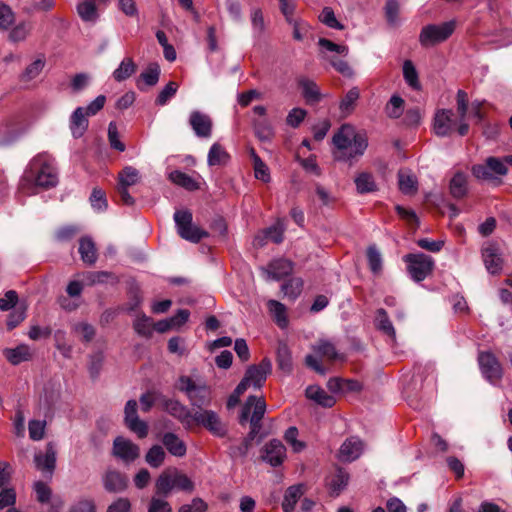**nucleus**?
I'll return each mask as SVG.
<instances>
[{"mask_svg": "<svg viewBox=\"0 0 512 512\" xmlns=\"http://www.w3.org/2000/svg\"><path fill=\"white\" fill-rule=\"evenodd\" d=\"M449 193L455 199H461L468 193V176L463 172H456L449 183Z\"/></svg>", "mask_w": 512, "mask_h": 512, "instance_id": "nucleus-26", "label": "nucleus"}, {"mask_svg": "<svg viewBox=\"0 0 512 512\" xmlns=\"http://www.w3.org/2000/svg\"><path fill=\"white\" fill-rule=\"evenodd\" d=\"M165 457L164 449L160 445H153L146 453L145 461L152 468H158L163 464Z\"/></svg>", "mask_w": 512, "mask_h": 512, "instance_id": "nucleus-49", "label": "nucleus"}, {"mask_svg": "<svg viewBox=\"0 0 512 512\" xmlns=\"http://www.w3.org/2000/svg\"><path fill=\"white\" fill-rule=\"evenodd\" d=\"M355 185L358 193L360 194L370 193L377 190V185L373 175L367 172H362L355 178Z\"/></svg>", "mask_w": 512, "mask_h": 512, "instance_id": "nucleus-43", "label": "nucleus"}, {"mask_svg": "<svg viewBox=\"0 0 512 512\" xmlns=\"http://www.w3.org/2000/svg\"><path fill=\"white\" fill-rule=\"evenodd\" d=\"M56 455L54 443H47L45 453L38 452L34 455L35 467L43 473H48L51 477L56 467Z\"/></svg>", "mask_w": 512, "mask_h": 512, "instance_id": "nucleus-18", "label": "nucleus"}, {"mask_svg": "<svg viewBox=\"0 0 512 512\" xmlns=\"http://www.w3.org/2000/svg\"><path fill=\"white\" fill-rule=\"evenodd\" d=\"M31 31V25L26 22H21L16 25L9 33V39L12 42H20L26 39Z\"/></svg>", "mask_w": 512, "mask_h": 512, "instance_id": "nucleus-61", "label": "nucleus"}, {"mask_svg": "<svg viewBox=\"0 0 512 512\" xmlns=\"http://www.w3.org/2000/svg\"><path fill=\"white\" fill-rule=\"evenodd\" d=\"M45 65V57L43 55L38 57L19 75V81L22 83H30L35 80L42 73Z\"/></svg>", "mask_w": 512, "mask_h": 512, "instance_id": "nucleus-29", "label": "nucleus"}, {"mask_svg": "<svg viewBox=\"0 0 512 512\" xmlns=\"http://www.w3.org/2000/svg\"><path fill=\"white\" fill-rule=\"evenodd\" d=\"M113 454L125 462H133L139 457L140 449L132 441L119 436L113 442Z\"/></svg>", "mask_w": 512, "mask_h": 512, "instance_id": "nucleus-17", "label": "nucleus"}, {"mask_svg": "<svg viewBox=\"0 0 512 512\" xmlns=\"http://www.w3.org/2000/svg\"><path fill=\"white\" fill-rule=\"evenodd\" d=\"M3 354L12 365H18L32 358L31 349L26 344H20L15 348H6L3 350Z\"/></svg>", "mask_w": 512, "mask_h": 512, "instance_id": "nucleus-27", "label": "nucleus"}, {"mask_svg": "<svg viewBox=\"0 0 512 512\" xmlns=\"http://www.w3.org/2000/svg\"><path fill=\"white\" fill-rule=\"evenodd\" d=\"M265 412V400L256 396H249L241 409L239 423L244 425L248 420L250 421V431L245 438L252 443L262 429L261 420Z\"/></svg>", "mask_w": 512, "mask_h": 512, "instance_id": "nucleus-3", "label": "nucleus"}, {"mask_svg": "<svg viewBox=\"0 0 512 512\" xmlns=\"http://www.w3.org/2000/svg\"><path fill=\"white\" fill-rule=\"evenodd\" d=\"M480 370L485 379L497 385L503 377V368L496 356L491 352H480L478 355Z\"/></svg>", "mask_w": 512, "mask_h": 512, "instance_id": "nucleus-10", "label": "nucleus"}, {"mask_svg": "<svg viewBox=\"0 0 512 512\" xmlns=\"http://www.w3.org/2000/svg\"><path fill=\"white\" fill-rule=\"evenodd\" d=\"M266 271L272 279L280 280L292 273L293 263L288 259L278 258L268 264Z\"/></svg>", "mask_w": 512, "mask_h": 512, "instance_id": "nucleus-23", "label": "nucleus"}, {"mask_svg": "<svg viewBox=\"0 0 512 512\" xmlns=\"http://www.w3.org/2000/svg\"><path fill=\"white\" fill-rule=\"evenodd\" d=\"M189 124L198 137L209 138L211 136L212 121L208 115L200 111H192Z\"/></svg>", "mask_w": 512, "mask_h": 512, "instance_id": "nucleus-20", "label": "nucleus"}, {"mask_svg": "<svg viewBox=\"0 0 512 512\" xmlns=\"http://www.w3.org/2000/svg\"><path fill=\"white\" fill-rule=\"evenodd\" d=\"M277 363L280 370L290 373L293 368L292 355L286 343L280 342L277 348Z\"/></svg>", "mask_w": 512, "mask_h": 512, "instance_id": "nucleus-38", "label": "nucleus"}, {"mask_svg": "<svg viewBox=\"0 0 512 512\" xmlns=\"http://www.w3.org/2000/svg\"><path fill=\"white\" fill-rule=\"evenodd\" d=\"M162 443L171 455L179 458L184 457L186 455V444L175 433H164L162 437Z\"/></svg>", "mask_w": 512, "mask_h": 512, "instance_id": "nucleus-24", "label": "nucleus"}, {"mask_svg": "<svg viewBox=\"0 0 512 512\" xmlns=\"http://www.w3.org/2000/svg\"><path fill=\"white\" fill-rule=\"evenodd\" d=\"M15 21V14L7 4L0 3V28L8 30Z\"/></svg>", "mask_w": 512, "mask_h": 512, "instance_id": "nucleus-60", "label": "nucleus"}, {"mask_svg": "<svg viewBox=\"0 0 512 512\" xmlns=\"http://www.w3.org/2000/svg\"><path fill=\"white\" fill-rule=\"evenodd\" d=\"M89 126L88 116L84 107H77L70 116L69 128L74 138L82 137Z\"/></svg>", "mask_w": 512, "mask_h": 512, "instance_id": "nucleus-22", "label": "nucleus"}, {"mask_svg": "<svg viewBox=\"0 0 512 512\" xmlns=\"http://www.w3.org/2000/svg\"><path fill=\"white\" fill-rule=\"evenodd\" d=\"M156 492L167 496L173 489H179L185 492L194 490V483L185 474L177 469H167L163 471L156 480Z\"/></svg>", "mask_w": 512, "mask_h": 512, "instance_id": "nucleus-4", "label": "nucleus"}, {"mask_svg": "<svg viewBox=\"0 0 512 512\" xmlns=\"http://www.w3.org/2000/svg\"><path fill=\"white\" fill-rule=\"evenodd\" d=\"M299 84L302 88L303 97L308 103H315L320 100L321 94L318 86L314 81L309 79H302L300 80Z\"/></svg>", "mask_w": 512, "mask_h": 512, "instance_id": "nucleus-45", "label": "nucleus"}, {"mask_svg": "<svg viewBox=\"0 0 512 512\" xmlns=\"http://www.w3.org/2000/svg\"><path fill=\"white\" fill-rule=\"evenodd\" d=\"M19 138V132L14 129L9 120L0 121V148L13 145Z\"/></svg>", "mask_w": 512, "mask_h": 512, "instance_id": "nucleus-33", "label": "nucleus"}, {"mask_svg": "<svg viewBox=\"0 0 512 512\" xmlns=\"http://www.w3.org/2000/svg\"><path fill=\"white\" fill-rule=\"evenodd\" d=\"M360 97V91L357 87L351 88L342 98L339 104V110L343 116L350 115L355 108L356 102Z\"/></svg>", "mask_w": 512, "mask_h": 512, "instance_id": "nucleus-39", "label": "nucleus"}, {"mask_svg": "<svg viewBox=\"0 0 512 512\" xmlns=\"http://www.w3.org/2000/svg\"><path fill=\"white\" fill-rule=\"evenodd\" d=\"M253 443L244 438L239 445H230L228 455L231 459L245 458L252 447Z\"/></svg>", "mask_w": 512, "mask_h": 512, "instance_id": "nucleus-58", "label": "nucleus"}, {"mask_svg": "<svg viewBox=\"0 0 512 512\" xmlns=\"http://www.w3.org/2000/svg\"><path fill=\"white\" fill-rule=\"evenodd\" d=\"M193 216L189 210H178L174 213V221L178 234L185 240L197 243L208 233L192 224Z\"/></svg>", "mask_w": 512, "mask_h": 512, "instance_id": "nucleus-7", "label": "nucleus"}, {"mask_svg": "<svg viewBox=\"0 0 512 512\" xmlns=\"http://www.w3.org/2000/svg\"><path fill=\"white\" fill-rule=\"evenodd\" d=\"M404 100L397 95H393L386 104L385 112L390 118H399L403 113Z\"/></svg>", "mask_w": 512, "mask_h": 512, "instance_id": "nucleus-56", "label": "nucleus"}, {"mask_svg": "<svg viewBox=\"0 0 512 512\" xmlns=\"http://www.w3.org/2000/svg\"><path fill=\"white\" fill-rule=\"evenodd\" d=\"M313 351L317 356L325 358L329 362L343 361L344 355L339 353L333 343L327 340H320L313 346Z\"/></svg>", "mask_w": 512, "mask_h": 512, "instance_id": "nucleus-25", "label": "nucleus"}, {"mask_svg": "<svg viewBox=\"0 0 512 512\" xmlns=\"http://www.w3.org/2000/svg\"><path fill=\"white\" fill-rule=\"evenodd\" d=\"M303 285L304 282L301 278H290L289 280L282 284L281 291L283 292L285 297L294 301L300 296L303 290Z\"/></svg>", "mask_w": 512, "mask_h": 512, "instance_id": "nucleus-37", "label": "nucleus"}, {"mask_svg": "<svg viewBox=\"0 0 512 512\" xmlns=\"http://www.w3.org/2000/svg\"><path fill=\"white\" fill-rule=\"evenodd\" d=\"M399 189L406 195H413L417 192V180L415 176L407 171L398 172Z\"/></svg>", "mask_w": 512, "mask_h": 512, "instance_id": "nucleus-41", "label": "nucleus"}, {"mask_svg": "<svg viewBox=\"0 0 512 512\" xmlns=\"http://www.w3.org/2000/svg\"><path fill=\"white\" fill-rule=\"evenodd\" d=\"M46 421L45 420H30L28 423V432L29 437L33 441H40L45 436L46 431Z\"/></svg>", "mask_w": 512, "mask_h": 512, "instance_id": "nucleus-55", "label": "nucleus"}, {"mask_svg": "<svg viewBox=\"0 0 512 512\" xmlns=\"http://www.w3.org/2000/svg\"><path fill=\"white\" fill-rule=\"evenodd\" d=\"M33 490L36 494L37 501H39L40 503L49 502L52 495V491L46 483L42 481H36L33 485Z\"/></svg>", "mask_w": 512, "mask_h": 512, "instance_id": "nucleus-64", "label": "nucleus"}, {"mask_svg": "<svg viewBox=\"0 0 512 512\" xmlns=\"http://www.w3.org/2000/svg\"><path fill=\"white\" fill-rule=\"evenodd\" d=\"M229 154L219 143H214L208 152L207 163L209 166L226 165L229 161Z\"/></svg>", "mask_w": 512, "mask_h": 512, "instance_id": "nucleus-34", "label": "nucleus"}, {"mask_svg": "<svg viewBox=\"0 0 512 512\" xmlns=\"http://www.w3.org/2000/svg\"><path fill=\"white\" fill-rule=\"evenodd\" d=\"M253 127L256 136L261 141H270L274 136V129L267 119L254 121Z\"/></svg>", "mask_w": 512, "mask_h": 512, "instance_id": "nucleus-50", "label": "nucleus"}, {"mask_svg": "<svg viewBox=\"0 0 512 512\" xmlns=\"http://www.w3.org/2000/svg\"><path fill=\"white\" fill-rule=\"evenodd\" d=\"M267 306L271 314L274 316L278 326L281 328L286 327L288 323L286 316V307L276 300H269Z\"/></svg>", "mask_w": 512, "mask_h": 512, "instance_id": "nucleus-47", "label": "nucleus"}, {"mask_svg": "<svg viewBox=\"0 0 512 512\" xmlns=\"http://www.w3.org/2000/svg\"><path fill=\"white\" fill-rule=\"evenodd\" d=\"M178 88L179 85L176 82H168L167 85L159 92L155 100V104L158 106L166 105L169 100L176 95Z\"/></svg>", "mask_w": 512, "mask_h": 512, "instance_id": "nucleus-53", "label": "nucleus"}, {"mask_svg": "<svg viewBox=\"0 0 512 512\" xmlns=\"http://www.w3.org/2000/svg\"><path fill=\"white\" fill-rule=\"evenodd\" d=\"M336 148L334 157L339 161H351L362 156L368 146L365 136L358 134L350 124H343L333 135Z\"/></svg>", "mask_w": 512, "mask_h": 512, "instance_id": "nucleus-1", "label": "nucleus"}, {"mask_svg": "<svg viewBox=\"0 0 512 512\" xmlns=\"http://www.w3.org/2000/svg\"><path fill=\"white\" fill-rule=\"evenodd\" d=\"M16 503V491L13 487L0 488V509L13 508Z\"/></svg>", "mask_w": 512, "mask_h": 512, "instance_id": "nucleus-63", "label": "nucleus"}, {"mask_svg": "<svg viewBox=\"0 0 512 512\" xmlns=\"http://www.w3.org/2000/svg\"><path fill=\"white\" fill-rule=\"evenodd\" d=\"M254 164L255 177L265 183L270 181V173L267 165L261 160V158L252 150L251 152Z\"/></svg>", "mask_w": 512, "mask_h": 512, "instance_id": "nucleus-54", "label": "nucleus"}, {"mask_svg": "<svg viewBox=\"0 0 512 512\" xmlns=\"http://www.w3.org/2000/svg\"><path fill=\"white\" fill-rule=\"evenodd\" d=\"M77 12L86 22H95L98 18L96 5L91 0H85L77 5Z\"/></svg>", "mask_w": 512, "mask_h": 512, "instance_id": "nucleus-46", "label": "nucleus"}, {"mask_svg": "<svg viewBox=\"0 0 512 512\" xmlns=\"http://www.w3.org/2000/svg\"><path fill=\"white\" fill-rule=\"evenodd\" d=\"M286 457V448L280 440L273 439L265 444L261 458L273 467L281 465Z\"/></svg>", "mask_w": 512, "mask_h": 512, "instance_id": "nucleus-16", "label": "nucleus"}, {"mask_svg": "<svg viewBox=\"0 0 512 512\" xmlns=\"http://www.w3.org/2000/svg\"><path fill=\"white\" fill-rule=\"evenodd\" d=\"M367 260L371 272L378 275L382 271V256L375 245H370L367 248Z\"/></svg>", "mask_w": 512, "mask_h": 512, "instance_id": "nucleus-48", "label": "nucleus"}, {"mask_svg": "<svg viewBox=\"0 0 512 512\" xmlns=\"http://www.w3.org/2000/svg\"><path fill=\"white\" fill-rule=\"evenodd\" d=\"M456 126L454 113L450 109H442L437 111L434 117L433 129L437 136L447 137L450 136Z\"/></svg>", "mask_w": 512, "mask_h": 512, "instance_id": "nucleus-14", "label": "nucleus"}, {"mask_svg": "<svg viewBox=\"0 0 512 512\" xmlns=\"http://www.w3.org/2000/svg\"><path fill=\"white\" fill-rule=\"evenodd\" d=\"M272 363L268 358L262 359L258 365H251L247 368L244 378L247 379L250 386L261 388L271 373Z\"/></svg>", "mask_w": 512, "mask_h": 512, "instance_id": "nucleus-13", "label": "nucleus"}, {"mask_svg": "<svg viewBox=\"0 0 512 512\" xmlns=\"http://www.w3.org/2000/svg\"><path fill=\"white\" fill-rule=\"evenodd\" d=\"M403 77L407 85L412 89L419 90L421 88L418 72L411 60H405L403 63Z\"/></svg>", "mask_w": 512, "mask_h": 512, "instance_id": "nucleus-44", "label": "nucleus"}, {"mask_svg": "<svg viewBox=\"0 0 512 512\" xmlns=\"http://www.w3.org/2000/svg\"><path fill=\"white\" fill-rule=\"evenodd\" d=\"M128 477L114 469H108L102 476V484L108 493H121L128 487Z\"/></svg>", "mask_w": 512, "mask_h": 512, "instance_id": "nucleus-15", "label": "nucleus"}, {"mask_svg": "<svg viewBox=\"0 0 512 512\" xmlns=\"http://www.w3.org/2000/svg\"><path fill=\"white\" fill-rule=\"evenodd\" d=\"M375 325L379 331L387 335L391 340H395L396 332L385 309L379 308L376 311Z\"/></svg>", "mask_w": 512, "mask_h": 512, "instance_id": "nucleus-32", "label": "nucleus"}, {"mask_svg": "<svg viewBox=\"0 0 512 512\" xmlns=\"http://www.w3.org/2000/svg\"><path fill=\"white\" fill-rule=\"evenodd\" d=\"M197 424L208 430L213 436L223 438L228 433V428L222 422L220 416L213 410L199 409L193 413L192 425Z\"/></svg>", "mask_w": 512, "mask_h": 512, "instance_id": "nucleus-8", "label": "nucleus"}, {"mask_svg": "<svg viewBox=\"0 0 512 512\" xmlns=\"http://www.w3.org/2000/svg\"><path fill=\"white\" fill-rule=\"evenodd\" d=\"M139 180L140 173L132 166L124 167L118 174V186L129 188L137 184Z\"/></svg>", "mask_w": 512, "mask_h": 512, "instance_id": "nucleus-42", "label": "nucleus"}, {"mask_svg": "<svg viewBox=\"0 0 512 512\" xmlns=\"http://www.w3.org/2000/svg\"><path fill=\"white\" fill-rule=\"evenodd\" d=\"M90 203L95 210H106L108 203L105 192L102 189L94 188L90 196Z\"/></svg>", "mask_w": 512, "mask_h": 512, "instance_id": "nucleus-62", "label": "nucleus"}, {"mask_svg": "<svg viewBox=\"0 0 512 512\" xmlns=\"http://www.w3.org/2000/svg\"><path fill=\"white\" fill-rule=\"evenodd\" d=\"M79 254L81 260L87 265H93L97 260V250L91 237H82L79 241Z\"/></svg>", "mask_w": 512, "mask_h": 512, "instance_id": "nucleus-28", "label": "nucleus"}, {"mask_svg": "<svg viewBox=\"0 0 512 512\" xmlns=\"http://www.w3.org/2000/svg\"><path fill=\"white\" fill-rule=\"evenodd\" d=\"M482 258L487 271L491 274H498L503 267V259L495 244H488L482 248Z\"/></svg>", "mask_w": 512, "mask_h": 512, "instance_id": "nucleus-21", "label": "nucleus"}, {"mask_svg": "<svg viewBox=\"0 0 512 512\" xmlns=\"http://www.w3.org/2000/svg\"><path fill=\"white\" fill-rule=\"evenodd\" d=\"M306 396L324 407L330 408L336 402L335 398L332 395H329L324 389L317 385H311L307 387Z\"/></svg>", "mask_w": 512, "mask_h": 512, "instance_id": "nucleus-30", "label": "nucleus"}, {"mask_svg": "<svg viewBox=\"0 0 512 512\" xmlns=\"http://www.w3.org/2000/svg\"><path fill=\"white\" fill-rule=\"evenodd\" d=\"M133 328L138 335L148 338L152 335V320L145 314H141L135 319Z\"/></svg>", "mask_w": 512, "mask_h": 512, "instance_id": "nucleus-51", "label": "nucleus"}, {"mask_svg": "<svg viewBox=\"0 0 512 512\" xmlns=\"http://www.w3.org/2000/svg\"><path fill=\"white\" fill-rule=\"evenodd\" d=\"M27 173L29 177L34 179L37 186L45 189L55 187L58 183V174L54 167V161L47 154L35 156L29 164Z\"/></svg>", "mask_w": 512, "mask_h": 512, "instance_id": "nucleus-2", "label": "nucleus"}, {"mask_svg": "<svg viewBox=\"0 0 512 512\" xmlns=\"http://www.w3.org/2000/svg\"><path fill=\"white\" fill-rule=\"evenodd\" d=\"M137 70V65L132 58H124L119 66L113 71L112 76L115 81L122 82L131 77Z\"/></svg>", "mask_w": 512, "mask_h": 512, "instance_id": "nucleus-35", "label": "nucleus"}, {"mask_svg": "<svg viewBox=\"0 0 512 512\" xmlns=\"http://www.w3.org/2000/svg\"><path fill=\"white\" fill-rule=\"evenodd\" d=\"M362 452L363 442L357 437H350L340 446L338 458L342 462H353L361 456Z\"/></svg>", "mask_w": 512, "mask_h": 512, "instance_id": "nucleus-19", "label": "nucleus"}, {"mask_svg": "<svg viewBox=\"0 0 512 512\" xmlns=\"http://www.w3.org/2000/svg\"><path fill=\"white\" fill-rule=\"evenodd\" d=\"M404 261L407 264V270L411 278L416 282L423 281L431 274L434 267L432 257L423 253L407 254L404 256Z\"/></svg>", "mask_w": 512, "mask_h": 512, "instance_id": "nucleus-9", "label": "nucleus"}, {"mask_svg": "<svg viewBox=\"0 0 512 512\" xmlns=\"http://www.w3.org/2000/svg\"><path fill=\"white\" fill-rule=\"evenodd\" d=\"M169 179L176 185L185 188L189 191H194L199 188V184L188 174L175 170L169 174Z\"/></svg>", "mask_w": 512, "mask_h": 512, "instance_id": "nucleus-40", "label": "nucleus"}, {"mask_svg": "<svg viewBox=\"0 0 512 512\" xmlns=\"http://www.w3.org/2000/svg\"><path fill=\"white\" fill-rule=\"evenodd\" d=\"M125 424L126 426L136 433L139 438H144L148 434V426L146 422L139 419L137 414V402L136 400L127 401L125 408Z\"/></svg>", "mask_w": 512, "mask_h": 512, "instance_id": "nucleus-12", "label": "nucleus"}, {"mask_svg": "<svg viewBox=\"0 0 512 512\" xmlns=\"http://www.w3.org/2000/svg\"><path fill=\"white\" fill-rule=\"evenodd\" d=\"M178 388L186 394L193 407L201 409L211 403V391L204 382H197L189 376H181Z\"/></svg>", "mask_w": 512, "mask_h": 512, "instance_id": "nucleus-5", "label": "nucleus"}, {"mask_svg": "<svg viewBox=\"0 0 512 512\" xmlns=\"http://www.w3.org/2000/svg\"><path fill=\"white\" fill-rule=\"evenodd\" d=\"M456 22L454 20L441 24H429L421 29L419 42L423 47H431L447 40L454 32Z\"/></svg>", "mask_w": 512, "mask_h": 512, "instance_id": "nucleus-6", "label": "nucleus"}, {"mask_svg": "<svg viewBox=\"0 0 512 512\" xmlns=\"http://www.w3.org/2000/svg\"><path fill=\"white\" fill-rule=\"evenodd\" d=\"M319 20L329 28L343 30L344 26L341 24L335 16L332 8L324 7L319 15Z\"/></svg>", "mask_w": 512, "mask_h": 512, "instance_id": "nucleus-57", "label": "nucleus"}, {"mask_svg": "<svg viewBox=\"0 0 512 512\" xmlns=\"http://www.w3.org/2000/svg\"><path fill=\"white\" fill-rule=\"evenodd\" d=\"M162 408L176 418L186 429L192 428L193 413L191 410L175 399L161 398Z\"/></svg>", "mask_w": 512, "mask_h": 512, "instance_id": "nucleus-11", "label": "nucleus"}, {"mask_svg": "<svg viewBox=\"0 0 512 512\" xmlns=\"http://www.w3.org/2000/svg\"><path fill=\"white\" fill-rule=\"evenodd\" d=\"M305 486L303 484L290 486L284 495L282 508L284 512H293L297 501L304 494Z\"/></svg>", "mask_w": 512, "mask_h": 512, "instance_id": "nucleus-31", "label": "nucleus"}, {"mask_svg": "<svg viewBox=\"0 0 512 512\" xmlns=\"http://www.w3.org/2000/svg\"><path fill=\"white\" fill-rule=\"evenodd\" d=\"M160 77V67L157 63H150L148 67L140 74V79L147 86H154L158 83Z\"/></svg>", "mask_w": 512, "mask_h": 512, "instance_id": "nucleus-52", "label": "nucleus"}, {"mask_svg": "<svg viewBox=\"0 0 512 512\" xmlns=\"http://www.w3.org/2000/svg\"><path fill=\"white\" fill-rule=\"evenodd\" d=\"M72 330L73 332L80 334L82 340L85 342L92 341L96 335L95 328L87 322H79L74 324Z\"/></svg>", "mask_w": 512, "mask_h": 512, "instance_id": "nucleus-59", "label": "nucleus"}, {"mask_svg": "<svg viewBox=\"0 0 512 512\" xmlns=\"http://www.w3.org/2000/svg\"><path fill=\"white\" fill-rule=\"evenodd\" d=\"M350 479L349 473L338 467L335 473L330 477L328 485L333 493L338 495L342 490L346 488Z\"/></svg>", "mask_w": 512, "mask_h": 512, "instance_id": "nucleus-36", "label": "nucleus"}]
</instances>
